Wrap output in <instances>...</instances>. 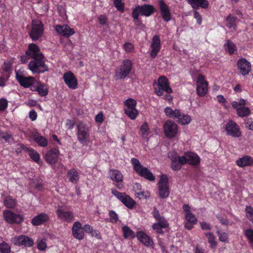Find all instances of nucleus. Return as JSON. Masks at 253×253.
<instances>
[{
  "mask_svg": "<svg viewBox=\"0 0 253 253\" xmlns=\"http://www.w3.org/2000/svg\"><path fill=\"white\" fill-rule=\"evenodd\" d=\"M33 138L40 146L45 147L48 145V140L44 136L41 135L39 133H35L33 135Z\"/></svg>",
  "mask_w": 253,
  "mask_h": 253,
  "instance_id": "f704fd0d",
  "label": "nucleus"
},
{
  "mask_svg": "<svg viewBox=\"0 0 253 253\" xmlns=\"http://www.w3.org/2000/svg\"><path fill=\"white\" fill-rule=\"evenodd\" d=\"M60 151L58 148H52L47 151L44 156L45 161L49 164H55L58 159Z\"/></svg>",
  "mask_w": 253,
  "mask_h": 253,
  "instance_id": "aec40b11",
  "label": "nucleus"
},
{
  "mask_svg": "<svg viewBox=\"0 0 253 253\" xmlns=\"http://www.w3.org/2000/svg\"><path fill=\"white\" fill-rule=\"evenodd\" d=\"M140 130L142 132V136L143 137L147 136L150 133V128L147 122H144L140 126Z\"/></svg>",
  "mask_w": 253,
  "mask_h": 253,
  "instance_id": "09e8293b",
  "label": "nucleus"
},
{
  "mask_svg": "<svg viewBox=\"0 0 253 253\" xmlns=\"http://www.w3.org/2000/svg\"><path fill=\"white\" fill-rule=\"evenodd\" d=\"M109 215L110 216V221L111 223H116L118 221V215L114 211H110L109 212Z\"/></svg>",
  "mask_w": 253,
  "mask_h": 253,
  "instance_id": "4d7b16f0",
  "label": "nucleus"
},
{
  "mask_svg": "<svg viewBox=\"0 0 253 253\" xmlns=\"http://www.w3.org/2000/svg\"><path fill=\"white\" fill-rule=\"evenodd\" d=\"M131 16L133 18V22L135 26L138 27H142L144 26L142 20L139 18V15L138 13H135L132 11Z\"/></svg>",
  "mask_w": 253,
  "mask_h": 253,
  "instance_id": "49530a36",
  "label": "nucleus"
},
{
  "mask_svg": "<svg viewBox=\"0 0 253 253\" xmlns=\"http://www.w3.org/2000/svg\"><path fill=\"white\" fill-rule=\"evenodd\" d=\"M164 131L166 137L170 139L175 137L178 133V125L171 120H167L164 124Z\"/></svg>",
  "mask_w": 253,
  "mask_h": 253,
  "instance_id": "9d476101",
  "label": "nucleus"
},
{
  "mask_svg": "<svg viewBox=\"0 0 253 253\" xmlns=\"http://www.w3.org/2000/svg\"><path fill=\"white\" fill-rule=\"evenodd\" d=\"M3 217L4 220L10 224H20L24 221V216L22 214L16 213L10 210L3 211Z\"/></svg>",
  "mask_w": 253,
  "mask_h": 253,
  "instance_id": "0eeeda50",
  "label": "nucleus"
},
{
  "mask_svg": "<svg viewBox=\"0 0 253 253\" xmlns=\"http://www.w3.org/2000/svg\"><path fill=\"white\" fill-rule=\"evenodd\" d=\"M168 157L171 161L170 168L173 170L178 171L181 169L183 165L186 164L185 158L178 156L175 152L169 153Z\"/></svg>",
  "mask_w": 253,
  "mask_h": 253,
  "instance_id": "ddd939ff",
  "label": "nucleus"
},
{
  "mask_svg": "<svg viewBox=\"0 0 253 253\" xmlns=\"http://www.w3.org/2000/svg\"><path fill=\"white\" fill-rule=\"evenodd\" d=\"M32 59L29 63L28 68L33 73H43L48 71V67L45 63L44 55Z\"/></svg>",
  "mask_w": 253,
  "mask_h": 253,
  "instance_id": "7ed1b4c3",
  "label": "nucleus"
},
{
  "mask_svg": "<svg viewBox=\"0 0 253 253\" xmlns=\"http://www.w3.org/2000/svg\"><path fill=\"white\" fill-rule=\"evenodd\" d=\"M95 120L97 123H102L104 121V116L102 112L98 113L95 118Z\"/></svg>",
  "mask_w": 253,
  "mask_h": 253,
  "instance_id": "774afa93",
  "label": "nucleus"
},
{
  "mask_svg": "<svg viewBox=\"0 0 253 253\" xmlns=\"http://www.w3.org/2000/svg\"><path fill=\"white\" fill-rule=\"evenodd\" d=\"M227 135L231 136L234 138H238L241 135L240 128L234 121L230 120L226 124L225 127Z\"/></svg>",
  "mask_w": 253,
  "mask_h": 253,
  "instance_id": "2eb2a0df",
  "label": "nucleus"
},
{
  "mask_svg": "<svg viewBox=\"0 0 253 253\" xmlns=\"http://www.w3.org/2000/svg\"><path fill=\"white\" fill-rule=\"evenodd\" d=\"M0 253H11V247L4 241L0 245Z\"/></svg>",
  "mask_w": 253,
  "mask_h": 253,
  "instance_id": "864d4df0",
  "label": "nucleus"
},
{
  "mask_svg": "<svg viewBox=\"0 0 253 253\" xmlns=\"http://www.w3.org/2000/svg\"><path fill=\"white\" fill-rule=\"evenodd\" d=\"M55 31L59 35L65 37H69L75 33L74 30L67 25H57L54 27Z\"/></svg>",
  "mask_w": 253,
  "mask_h": 253,
  "instance_id": "a878e982",
  "label": "nucleus"
},
{
  "mask_svg": "<svg viewBox=\"0 0 253 253\" xmlns=\"http://www.w3.org/2000/svg\"><path fill=\"white\" fill-rule=\"evenodd\" d=\"M30 158L35 162L38 163L40 160V156L38 152L31 147H29L27 152Z\"/></svg>",
  "mask_w": 253,
  "mask_h": 253,
  "instance_id": "a19ab883",
  "label": "nucleus"
},
{
  "mask_svg": "<svg viewBox=\"0 0 253 253\" xmlns=\"http://www.w3.org/2000/svg\"><path fill=\"white\" fill-rule=\"evenodd\" d=\"M208 83L202 75H199L197 81V93L201 97L204 96L208 91Z\"/></svg>",
  "mask_w": 253,
  "mask_h": 253,
  "instance_id": "f3484780",
  "label": "nucleus"
},
{
  "mask_svg": "<svg viewBox=\"0 0 253 253\" xmlns=\"http://www.w3.org/2000/svg\"><path fill=\"white\" fill-rule=\"evenodd\" d=\"M113 4L118 11L121 12H124L125 4L122 0H113Z\"/></svg>",
  "mask_w": 253,
  "mask_h": 253,
  "instance_id": "603ef678",
  "label": "nucleus"
},
{
  "mask_svg": "<svg viewBox=\"0 0 253 253\" xmlns=\"http://www.w3.org/2000/svg\"><path fill=\"white\" fill-rule=\"evenodd\" d=\"M137 239L147 247H153L154 243L151 238L144 231H139L136 234Z\"/></svg>",
  "mask_w": 253,
  "mask_h": 253,
  "instance_id": "bb28decb",
  "label": "nucleus"
},
{
  "mask_svg": "<svg viewBox=\"0 0 253 253\" xmlns=\"http://www.w3.org/2000/svg\"><path fill=\"white\" fill-rule=\"evenodd\" d=\"M39 94L42 97L46 96L48 93V87L45 84L38 83V91Z\"/></svg>",
  "mask_w": 253,
  "mask_h": 253,
  "instance_id": "79ce46f5",
  "label": "nucleus"
},
{
  "mask_svg": "<svg viewBox=\"0 0 253 253\" xmlns=\"http://www.w3.org/2000/svg\"><path fill=\"white\" fill-rule=\"evenodd\" d=\"M125 114L131 120H134L138 114V110L135 108L132 109H124Z\"/></svg>",
  "mask_w": 253,
  "mask_h": 253,
  "instance_id": "c03bdc74",
  "label": "nucleus"
},
{
  "mask_svg": "<svg viewBox=\"0 0 253 253\" xmlns=\"http://www.w3.org/2000/svg\"><path fill=\"white\" fill-rule=\"evenodd\" d=\"M182 157L185 158L186 164L194 166L199 165L201 162L200 157L196 153L192 152H185Z\"/></svg>",
  "mask_w": 253,
  "mask_h": 253,
  "instance_id": "5701e85b",
  "label": "nucleus"
},
{
  "mask_svg": "<svg viewBox=\"0 0 253 253\" xmlns=\"http://www.w3.org/2000/svg\"><path fill=\"white\" fill-rule=\"evenodd\" d=\"M159 5L163 20L166 22L170 21L171 16L168 5L163 0L159 1Z\"/></svg>",
  "mask_w": 253,
  "mask_h": 253,
  "instance_id": "c85d7f7f",
  "label": "nucleus"
},
{
  "mask_svg": "<svg viewBox=\"0 0 253 253\" xmlns=\"http://www.w3.org/2000/svg\"><path fill=\"white\" fill-rule=\"evenodd\" d=\"M8 106V101L5 98L0 99V112L4 111Z\"/></svg>",
  "mask_w": 253,
  "mask_h": 253,
  "instance_id": "680f3d73",
  "label": "nucleus"
},
{
  "mask_svg": "<svg viewBox=\"0 0 253 253\" xmlns=\"http://www.w3.org/2000/svg\"><path fill=\"white\" fill-rule=\"evenodd\" d=\"M63 79L68 87L72 89L78 87V80L75 75L71 71H68L63 74Z\"/></svg>",
  "mask_w": 253,
  "mask_h": 253,
  "instance_id": "a211bd4d",
  "label": "nucleus"
},
{
  "mask_svg": "<svg viewBox=\"0 0 253 253\" xmlns=\"http://www.w3.org/2000/svg\"><path fill=\"white\" fill-rule=\"evenodd\" d=\"M47 248V245L45 241L41 240L37 245V248L40 251H44Z\"/></svg>",
  "mask_w": 253,
  "mask_h": 253,
  "instance_id": "69168bd1",
  "label": "nucleus"
},
{
  "mask_svg": "<svg viewBox=\"0 0 253 253\" xmlns=\"http://www.w3.org/2000/svg\"><path fill=\"white\" fill-rule=\"evenodd\" d=\"M124 48L126 52H130L133 51L134 46L130 42H126L124 45Z\"/></svg>",
  "mask_w": 253,
  "mask_h": 253,
  "instance_id": "e2e57ef3",
  "label": "nucleus"
},
{
  "mask_svg": "<svg viewBox=\"0 0 253 253\" xmlns=\"http://www.w3.org/2000/svg\"><path fill=\"white\" fill-rule=\"evenodd\" d=\"M29 147H28L24 144L19 143L17 145V147L16 148L15 152L17 154H20L22 151H24L25 152H27Z\"/></svg>",
  "mask_w": 253,
  "mask_h": 253,
  "instance_id": "bf43d9fd",
  "label": "nucleus"
},
{
  "mask_svg": "<svg viewBox=\"0 0 253 253\" xmlns=\"http://www.w3.org/2000/svg\"><path fill=\"white\" fill-rule=\"evenodd\" d=\"M224 48L230 55L234 54L237 49L236 44L230 40H226V42L224 44Z\"/></svg>",
  "mask_w": 253,
  "mask_h": 253,
  "instance_id": "4c0bfd02",
  "label": "nucleus"
},
{
  "mask_svg": "<svg viewBox=\"0 0 253 253\" xmlns=\"http://www.w3.org/2000/svg\"><path fill=\"white\" fill-rule=\"evenodd\" d=\"M98 20L101 25H104L107 22V16L105 15H100L98 17Z\"/></svg>",
  "mask_w": 253,
  "mask_h": 253,
  "instance_id": "338daca9",
  "label": "nucleus"
},
{
  "mask_svg": "<svg viewBox=\"0 0 253 253\" xmlns=\"http://www.w3.org/2000/svg\"><path fill=\"white\" fill-rule=\"evenodd\" d=\"M66 176L68 181L73 184H76L78 182L80 179V174L78 170L72 168L67 171Z\"/></svg>",
  "mask_w": 253,
  "mask_h": 253,
  "instance_id": "473e14b6",
  "label": "nucleus"
},
{
  "mask_svg": "<svg viewBox=\"0 0 253 253\" xmlns=\"http://www.w3.org/2000/svg\"><path fill=\"white\" fill-rule=\"evenodd\" d=\"M77 135L78 141L83 145H86L90 136L88 126L84 123H80L77 125Z\"/></svg>",
  "mask_w": 253,
  "mask_h": 253,
  "instance_id": "39448f33",
  "label": "nucleus"
},
{
  "mask_svg": "<svg viewBox=\"0 0 253 253\" xmlns=\"http://www.w3.org/2000/svg\"><path fill=\"white\" fill-rule=\"evenodd\" d=\"M56 213L58 218L63 222L70 223L75 219L74 213L71 211L58 209L56 211Z\"/></svg>",
  "mask_w": 253,
  "mask_h": 253,
  "instance_id": "4be33fe9",
  "label": "nucleus"
},
{
  "mask_svg": "<svg viewBox=\"0 0 253 253\" xmlns=\"http://www.w3.org/2000/svg\"><path fill=\"white\" fill-rule=\"evenodd\" d=\"M187 1L194 9H197L199 7L207 9L209 5L207 0H187Z\"/></svg>",
  "mask_w": 253,
  "mask_h": 253,
  "instance_id": "2f4dec72",
  "label": "nucleus"
},
{
  "mask_svg": "<svg viewBox=\"0 0 253 253\" xmlns=\"http://www.w3.org/2000/svg\"><path fill=\"white\" fill-rule=\"evenodd\" d=\"M236 18H237L235 17L231 16V15H229L227 16L226 18V21L227 22V26L229 28H231L234 27V26L235 25Z\"/></svg>",
  "mask_w": 253,
  "mask_h": 253,
  "instance_id": "13d9d810",
  "label": "nucleus"
},
{
  "mask_svg": "<svg viewBox=\"0 0 253 253\" xmlns=\"http://www.w3.org/2000/svg\"><path fill=\"white\" fill-rule=\"evenodd\" d=\"M217 234L219 237V240L221 242H227L228 237L227 234L225 232H220L219 231H217Z\"/></svg>",
  "mask_w": 253,
  "mask_h": 253,
  "instance_id": "052dcab7",
  "label": "nucleus"
},
{
  "mask_svg": "<svg viewBox=\"0 0 253 253\" xmlns=\"http://www.w3.org/2000/svg\"><path fill=\"white\" fill-rule=\"evenodd\" d=\"M11 241L14 245L24 248H31L34 245L33 239L25 235L15 236Z\"/></svg>",
  "mask_w": 253,
  "mask_h": 253,
  "instance_id": "9b49d317",
  "label": "nucleus"
},
{
  "mask_svg": "<svg viewBox=\"0 0 253 253\" xmlns=\"http://www.w3.org/2000/svg\"><path fill=\"white\" fill-rule=\"evenodd\" d=\"M124 104L126 107L124 109H132L136 108L137 102L133 99L128 98L124 102Z\"/></svg>",
  "mask_w": 253,
  "mask_h": 253,
  "instance_id": "a18cd8bd",
  "label": "nucleus"
},
{
  "mask_svg": "<svg viewBox=\"0 0 253 253\" xmlns=\"http://www.w3.org/2000/svg\"><path fill=\"white\" fill-rule=\"evenodd\" d=\"M159 196L161 199H166L169 195V180L166 175L161 176L158 182Z\"/></svg>",
  "mask_w": 253,
  "mask_h": 253,
  "instance_id": "f8f14e48",
  "label": "nucleus"
},
{
  "mask_svg": "<svg viewBox=\"0 0 253 253\" xmlns=\"http://www.w3.org/2000/svg\"><path fill=\"white\" fill-rule=\"evenodd\" d=\"M245 104L246 100L243 98L239 99V101H234L231 103L232 107L236 110L237 114L240 117H247L251 113V110L245 107Z\"/></svg>",
  "mask_w": 253,
  "mask_h": 253,
  "instance_id": "1a4fd4ad",
  "label": "nucleus"
},
{
  "mask_svg": "<svg viewBox=\"0 0 253 253\" xmlns=\"http://www.w3.org/2000/svg\"><path fill=\"white\" fill-rule=\"evenodd\" d=\"M165 113L167 117L173 119L180 117V111L178 109H172L170 107H167L165 109Z\"/></svg>",
  "mask_w": 253,
  "mask_h": 253,
  "instance_id": "e433bc0d",
  "label": "nucleus"
},
{
  "mask_svg": "<svg viewBox=\"0 0 253 253\" xmlns=\"http://www.w3.org/2000/svg\"><path fill=\"white\" fill-rule=\"evenodd\" d=\"M49 220V215L45 213H41L34 217L31 220L33 226H37L47 222Z\"/></svg>",
  "mask_w": 253,
  "mask_h": 253,
  "instance_id": "c756f323",
  "label": "nucleus"
},
{
  "mask_svg": "<svg viewBox=\"0 0 253 253\" xmlns=\"http://www.w3.org/2000/svg\"><path fill=\"white\" fill-rule=\"evenodd\" d=\"M16 78L20 85L24 88H28L33 84L35 82V78L33 77H25L23 75L16 74Z\"/></svg>",
  "mask_w": 253,
  "mask_h": 253,
  "instance_id": "cd10ccee",
  "label": "nucleus"
},
{
  "mask_svg": "<svg viewBox=\"0 0 253 253\" xmlns=\"http://www.w3.org/2000/svg\"><path fill=\"white\" fill-rule=\"evenodd\" d=\"M150 47L151 51L150 53V56L152 58H155L161 48V40L159 35H155L153 37Z\"/></svg>",
  "mask_w": 253,
  "mask_h": 253,
  "instance_id": "6ab92c4d",
  "label": "nucleus"
},
{
  "mask_svg": "<svg viewBox=\"0 0 253 253\" xmlns=\"http://www.w3.org/2000/svg\"><path fill=\"white\" fill-rule=\"evenodd\" d=\"M245 211L247 217L253 224V208L251 206H247L246 208Z\"/></svg>",
  "mask_w": 253,
  "mask_h": 253,
  "instance_id": "6e6d98bb",
  "label": "nucleus"
},
{
  "mask_svg": "<svg viewBox=\"0 0 253 253\" xmlns=\"http://www.w3.org/2000/svg\"><path fill=\"white\" fill-rule=\"evenodd\" d=\"M3 205L8 209H13L17 205V201L10 196H6L3 200Z\"/></svg>",
  "mask_w": 253,
  "mask_h": 253,
  "instance_id": "c9c22d12",
  "label": "nucleus"
},
{
  "mask_svg": "<svg viewBox=\"0 0 253 253\" xmlns=\"http://www.w3.org/2000/svg\"><path fill=\"white\" fill-rule=\"evenodd\" d=\"M185 219L188 222H191L193 224H197V219L192 212H188L185 213Z\"/></svg>",
  "mask_w": 253,
  "mask_h": 253,
  "instance_id": "5fc2aeb1",
  "label": "nucleus"
},
{
  "mask_svg": "<svg viewBox=\"0 0 253 253\" xmlns=\"http://www.w3.org/2000/svg\"><path fill=\"white\" fill-rule=\"evenodd\" d=\"M244 234L249 241V244L252 247H253V229H247L245 230Z\"/></svg>",
  "mask_w": 253,
  "mask_h": 253,
  "instance_id": "de8ad7c7",
  "label": "nucleus"
},
{
  "mask_svg": "<svg viewBox=\"0 0 253 253\" xmlns=\"http://www.w3.org/2000/svg\"><path fill=\"white\" fill-rule=\"evenodd\" d=\"M109 177L113 181L116 182V187L121 190L123 188V175L121 172L116 169H111L109 171Z\"/></svg>",
  "mask_w": 253,
  "mask_h": 253,
  "instance_id": "dca6fc26",
  "label": "nucleus"
},
{
  "mask_svg": "<svg viewBox=\"0 0 253 253\" xmlns=\"http://www.w3.org/2000/svg\"><path fill=\"white\" fill-rule=\"evenodd\" d=\"M136 197L141 200L142 199H148L150 197V193L148 191L138 190L135 193Z\"/></svg>",
  "mask_w": 253,
  "mask_h": 253,
  "instance_id": "3c124183",
  "label": "nucleus"
},
{
  "mask_svg": "<svg viewBox=\"0 0 253 253\" xmlns=\"http://www.w3.org/2000/svg\"><path fill=\"white\" fill-rule=\"evenodd\" d=\"M111 193L127 208L132 209L135 206L136 202L125 193L120 192L115 189H112Z\"/></svg>",
  "mask_w": 253,
  "mask_h": 253,
  "instance_id": "423d86ee",
  "label": "nucleus"
},
{
  "mask_svg": "<svg viewBox=\"0 0 253 253\" xmlns=\"http://www.w3.org/2000/svg\"><path fill=\"white\" fill-rule=\"evenodd\" d=\"M177 122L181 125H187L189 124L191 122V117L187 114H182L180 113V117H177Z\"/></svg>",
  "mask_w": 253,
  "mask_h": 253,
  "instance_id": "58836bf2",
  "label": "nucleus"
},
{
  "mask_svg": "<svg viewBox=\"0 0 253 253\" xmlns=\"http://www.w3.org/2000/svg\"><path fill=\"white\" fill-rule=\"evenodd\" d=\"M72 235L73 237L79 240H82L84 238L85 235L84 228L79 221H76L72 228Z\"/></svg>",
  "mask_w": 253,
  "mask_h": 253,
  "instance_id": "393cba45",
  "label": "nucleus"
},
{
  "mask_svg": "<svg viewBox=\"0 0 253 253\" xmlns=\"http://www.w3.org/2000/svg\"><path fill=\"white\" fill-rule=\"evenodd\" d=\"M25 54L32 59L42 57L43 55L41 51L40 47L34 43H30L28 45V49L25 51Z\"/></svg>",
  "mask_w": 253,
  "mask_h": 253,
  "instance_id": "b1692460",
  "label": "nucleus"
},
{
  "mask_svg": "<svg viewBox=\"0 0 253 253\" xmlns=\"http://www.w3.org/2000/svg\"><path fill=\"white\" fill-rule=\"evenodd\" d=\"M152 214L157 221L167 220L163 216L160 215L159 210L156 207L154 208Z\"/></svg>",
  "mask_w": 253,
  "mask_h": 253,
  "instance_id": "8fccbe9b",
  "label": "nucleus"
},
{
  "mask_svg": "<svg viewBox=\"0 0 253 253\" xmlns=\"http://www.w3.org/2000/svg\"><path fill=\"white\" fill-rule=\"evenodd\" d=\"M246 126L249 129L253 130V119L251 118H246L245 120Z\"/></svg>",
  "mask_w": 253,
  "mask_h": 253,
  "instance_id": "0e129e2a",
  "label": "nucleus"
},
{
  "mask_svg": "<svg viewBox=\"0 0 253 253\" xmlns=\"http://www.w3.org/2000/svg\"><path fill=\"white\" fill-rule=\"evenodd\" d=\"M132 67V63L129 59L124 60L116 72V76L120 79H124L130 74Z\"/></svg>",
  "mask_w": 253,
  "mask_h": 253,
  "instance_id": "6e6552de",
  "label": "nucleus"
},
{
  "mask_svg": "<svg viewBox=\"0 0 253 253\" xmlns=\"http://www.w3.org/2000/svg\"><path fill=\"white\" fill-rule=\"evenodd\" d=\"M130 163L133 170L139 176L150 181L155 180V176L153 173L147 168L144 167L137 159L131 158Z\"/></svg>",
  "mask_w": 253,
  "mask_h": 253,
  "instance_id": "f257e3e1",
  "label": "nucleus"
},
{
  "mask_svg": "<svg viewBox=\"0 0 253 253\" xmlns=\"http://www.w3.org/2000/svg\"><path fill=\"white\" fill-rule=\"evenodd\" d=\"M132 11L138 13L140 16L149 17L153 14L155 11V8L153 5L145 4L142 5H137L132 9Z\"/></svg>",
  "mask_w": 253,
  "mask_h": 253,
  "instance_id": "4468645a",
  "label": "nucleus"
},
{
  "mask_svg": "<svg viewBox=\"0 0 253 253\" xmlns=\"http://www.w3.org/2000/svg\"><path fill=\"white\" fill-rule=\"evenodd\" d=\"M205 236L208 238V242L210 244V247L212 249H215L217 246V242L215 241V237L211 232L205 233Z\"/></svg>",
  "mask_w": 253,
  "mask_h": 253,
  "instance_id": "37998d69",
  "label": "nucleus"
},
{
  "mask_svg": "<svg viewBox=\"0 0 253 253\" xmlns=\"http://www.w3.org/2000/svg\"><path fill=\"white\" fill-rule=\"evenodd\" d=\"M169 227V223L167 220L157 221V223H154L152 226L153 230L155 231L157 234L162 235H163L165 233L163 229L167 228Z\"/></svg>",
  "mask_w": 253,
  "mask_h": 253,
  "instance_id": "7c9ffc66",
  "label": "nucleus"
},
{
  "mask_svg": "<svg viewBox=\"0 0 253 253\" xmlns=\"http://www.w3.org/2000/svg\"><path fill=\"white\" fill-rule=\"evenodd\" d=\"M237 66L240 73L243 76L248 75L251 71V63L244 58H240L237 61Z\"/></svg>",
  "mask_w": 253,
  "mask_h": 253,
  "instance_id": "412c9836",
  "label": "nucleus"
},
{
  "mask_svg": "<svg viewBox=\"0 0 253 253\" xmlns=\"http://www.w3.org/2000/svg\"><path fill=\"white\" fill-rule=\"evenodd\" d=\"M153 86L155 93L159 96H163L164 91L168 94H170L173 92L170 87L168 79L164 76L159 77L157 82H154Z\"/></svg>",
  "mask_w": 253,
  "mask_h": 253,
  "instance_id": "f03ea898",
  "label": "nucleus"
},
{
  "mask_svg": "<svg viewBox=\"0 0 253 253\" xmlns=\"http://www.w3.org/2000/svg\"><path fill=\"white\" fill-rule=\"evenodd\" d=\"M31 30L29 33L33 41H38L43 35V24L40 19H34L32 21Z\"/></svg>",
  "mask_w": 253,
  "mask_h": 253,
  "instance_id": "20e7f679",
  "label": "nucleus"
},
{
  "mask_svg": "<svg viewBox=\"0 0 253 253\" xmlns=\"http://www.w3.org/2000/svg\"><path fill=\"white\" fill-rule=\"evenodd\" d=\"M236 165L240 168L253 166V159L250 156H244L239 158L236 162Z\"/></svg>",
  "mask_w": 253,
  "mask_h": 253,
  "instance_id": "72a5a7b5",
  "label": "nucleus"
},
{
  "mask_svg": "<svg viewBox=\"0 0 253 253\" xmlns=\"http://www.w3.org/2000/svg\"><path fill=\"white\" fill-rule=\"evenodd\" d=\"M122 231L124 234V237L125 239L130 238L134 239L136 237L135 233L127 225H125L122 227Z\"/></svg>",
  "mask_w": 253,
  "mask_h": 253,
  "instance_id": "ea45409f",
  "label": "nucleus"
}]
</instances>
